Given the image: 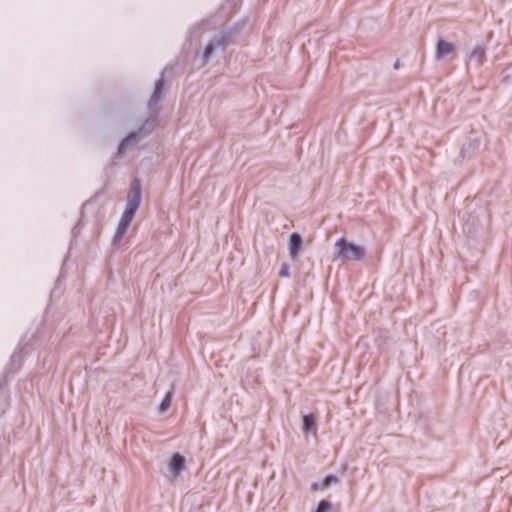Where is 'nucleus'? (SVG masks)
<instances>
[{
  "label": "nucleus",
  "mask_w": 512,
  "mask_h": 512,
  "mask_svg": "<svg viewBox=\"0 0 512 512\" xmlns=\"http://www.w3.org/2000/svg\"><path fill=\"white\" fill-rule=\"evenodd\" d=\"M245 25L246 20H242L214 35L203 50V62L207 63L216 52L225 51L227 45L233 41Z\"/></svg>",
  "instance_id": "nucleus-1"
},
{
  "label": "nucleus",
  "mask_w": 512,
  "mask_h": 512,
  "mask_svg": "<svg viewBox=\"0 0 512 512\" xmlns=\"http://www.w3.org/2000/svg\"><path fill=\"white\" fill-rule=\"evenodd\" d=\"M334 248L337 257L342 261H360L364 259L366 255V249L363 246L349 242L344 237H341L335 242Z\"/></svg>",
  "instance_id": "nucleus-2"
},
{
  "label": "nucleus",
  "mask_w": 512,
  "mask_h": 512,
  "mask_svg": "<svg viewBox=\"0 0 512 512\" xmlns=\"http://www.w3.org/2000/svg\"><path fill=\"white\" fill-rule=\"evenodd\" d=\"M141 202V185L138 179H134L129 188L125 209L120 221L130 224Z\"/></svg>",
  "instance_id": "nucleus-3"
},
{
  "label": "nucleus",
  "mask_w": 512,
  "mask_h": 512,
  "mask_svg": "<svg viewBox=\"0 0 512 512\" xmlns=\"http://www.w3.org/2000/svg\"><path fill=\"white\" fill-rule=\"evenodd\" d=\"M163 90H164V77L162 76L160 79H158L155 83L153 93L150 97V100L148 102V108L149 110L153 111L154 107L158 105V103L163 98Z\"/></svg>",
  "instance_id": "nucleus-4"
},
{
  "label": "nucleus",
  "mask_w": 512,
  "mask_h": 512,
  "mask_svg": "<svg viewBox=\"0 0 512 512\" xmlns=\"http://www.w3.org/2000/svg\"><path fill=\"white\" fill-rule=\"evenodd\" d=\"M142 139L141 135L135 130L130 132L119 144L118 153L123 154L126 149L135 146Z\"/></svg>",
  "instance_id": "nucleus-5"
},
{
  "label": "nucleus",
  "mask_w": 512,
  "mask_h": 512,
  "mask_svg": "<svg viewBox=\"0 0 512 512\" xmlns=\"http://www.w3.org/2000/svg\"><path fill=\"white\" fill-rule=\"evenodd\" d=\"M303 239L299 233H292L289 237V254L291 257L295 258L302 251Z\"/></svg>",
  "instance_id": "nucleus-6"
},
{
  "label": "nucleus",
  "mask_w": 512,
  "mask_h": 512,
  "mask_svg": "<svg viewBox=\"0 0 512 512\" xmlns=\"http://www.w3.org/2000/svg\"><path fill=\"white\" fill-rule=\"evenodd\" d=\"M185 467V457L174 453L169 461V470L173 474H179Z\"/></svg>",
  "instance_id": "nucleus-7"
},
{
  "label": "nucleus",
  "mask_w": 512,
  "mask_h": 512,
  "mask_svg": "<svg viewBox=\"0 0 512 512\" xmlns=\"http://www.w3.org/2000/svg\"><path fill=\"white\" fill-rule=\"evenodd\" d=\"M155 122L156 116H151L147 118L143 122V124L136 130L141 135L142 139L148 136L153 131Z\"/></svg>",
  "instance_id": "nucleus-8"
},
{
  "label": "nucleus",
  "mask_w": 512,
  "mask_h": 512,
  "mask_svg": "<svg viewBox=\"0 0 512 512\" xmlns=\"http://www.w3.org/2000/svg\"><path fill=\"white\" fill-rule=\"evenodd\" d=\"M453 51V45L444 40H438L436 44V58L442 59Z\"/></svg>",
  "instance_id": "nucleus-9"
},
{
  "label": "nucleus",
  "mask_w": 512,
  "mask_h": 512,
  "mask_svg": "<svg viewBox=\"0 0 512 512\" xmlns=\"http://www.w3.org/2000/svg\"><path fill=\"white\" fill-rule=\"evenodd\" d=\"M22 350H23V347H22V341H21L19 343L16 351L11 355L8 372H16L20 368L21 362L18 359V355L20 352H22Z\"/></svg>",
  "instance_id": "nucleus-10"
},
{
  "label": "nucleus",
  "mask_w": 512,
  "mask_h": 512,
  "mask_svg": "<svg viewBox=\"0 0 512 512\" xmlns=\"http://www.w3.org/2000/svg\"><path fill=\"white\" fill-rule=\"evenodd\" d=\"M485 59V50L482 47H476L469 56V61L476 65H481Z\"/></svg>",
  "instance_id": "nucleus-11"
},
{
  "label": "nucleus",
  "mask_w": 512,
  "mask_h": 512,
  "mask_svg": "<svg viewBox=\"0 0 512 512\" xmlns=\"http://www.w3.org/2000/svg\"><path fill=\"white\" fill-rule=\"evenodd\" d=\"M303 430L304 432L316 433V418L313 414H307L303 417Z\"/></svg>",
  "instance_id": "nucleus-12"
},
{
  "label": "nucleus",
  "mask_w": 512,
  "mask_h": 512,
  "mask_svg": "<svg viewBox=\"0 0 512 512\" xmlns=\"http://www.w3.org/2000/svg\"><path fill=\"white\" fill-rule=\"evenodd\" d=\"M172 396H173L172 390H169L166 392L165 396L163 397L162 401L160 402V404L158 406V411L160 413H164L170 407Z\"/></svg>",
  "instance_id": "nucleus-13"
},
{
  "label": "nucleus",
  "mask_w": 512,
  "mask_h": 512,
  "mask_svg": "<svg viewBox=\"0 0 512 512\" xmlns=\"http://www.w3.org/2000/svg\"><path fill=\"white\" fill-rule=\"evenodd\" d=\"M480 146V141L475 139L473 141H469L468 143L464 144L461 150V153L463 156L466 154H471L474 151H476Z\"/></svg>",
  "instance_id": "nucleus-14"
},
{
  "label": "nucleus",
  "mask_w": 512,
  "mask_h": 512,
  "mask_svg": "<svg viewBox=\"0 0 512 512\" xmlns=\"http://www.w3.org/2000/svg\"><path fill=\"white\" fill-rule=\"evenodd\" d=\"M129 226L128 223H125L124 221H120L118 223L115 235H114V242L119 241L122 239L123 235L125 234L127 227Z\"/></svg>",
  "instance_id": "nucleus-15"
},
{
  "label": "nucleus",
  "mask_w": 512,
  "mask_h": 512,
  "mask_svg": "<svg viewBox=\"0 0 512 512\" xmlns=\"http://www.w3.org/2000/svg\"><path fill=\"white\" fill-rule=\"evenodd\" d=\"M331 508V502L329 500L323 499L318 503L316 509L313 512H329Z\"/></svg>",
  "instance_id": "nucleus-16"
},
{
  "label": "nucleus",
  "mask_w": 512,
  "mask_h": 512,
  "mask_svg": "<svg viewBox=\"0 0 512 512\" xmlns=\"http://www.w3.org/2000/svg\"><path fill=\"white\" fill-rule=\"evenodd\" d=\"M326 488H328V483L324 482L323 479L320 481H315L311 484V490L314 492L324 490Z\"/></svg>",
  "instance_id": "nucleus-17"
},
{
  "label": "nucleus",
  "mask_w": 512,
  "mask_h": 512,
  "mask_svg": "<svg viewBox=\"0 0 512 512\" xmlns=\"http://www.w3.org/2000/svg\"><path fill=\"white\" fill-rule=\"evenodd\" d=\"M324 482L328 483V487L331 486L332 484H336L338 483L339 479L337 476L333 475V474H330V475H327L324 479H323Z\"/></svg>",
  "instance_id": "nucleus-18"
},
{
  "label": "nucleus",
  "mask_w": 512,
  "mask_h": 512,
  "mask_svg": "<svg viewBox=\"0 0 512 512\" xmlns=\"http://www.w3.org/2000/svg\"><path fill=\"white\" fill-rule=\"evenodd\" d=\"M289 269H290L289 265L286 264V263H283L281 265V268H280V271H279L280 277H288L290 275Z\"/></svg>",
  "instance_id": "nucleus-19"
}]
</instances>
